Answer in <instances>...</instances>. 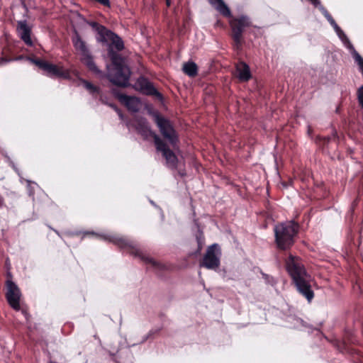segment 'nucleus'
<instances>
[{"label": "nucleus", "instance_id": "9b49d317", "mask_svg": "<svg viewBox=\"0 0 363 363\" xmlns=\"http://www.w3.org/2000/svg\"><path fill=\"white\" fill-rule=\"evenodd\" d=\"M35 63L50 76L63 78H66L68 76V72L61 67L43 61H36Z\"/></svg>", "mask_w": 363, "mask_h": 363}, {"label": "nucleus", "instance_id": "6ab92c4d", "mask_svg": "<svg viewBox=\"0 0 363 363\" xmlns=\"http://www.w3.org/2000/svg\"><path fill=\"white\" fill-rule=\"evenodd\" d=\"M319 9L322 11L323 14L327 18V20L330 22L331 26L334 28L335 30H339L340 27L335 23V20L332 18V16L329 14L327 10L323 7L320 4L318 6Z\"/></svg>", "mask_w": 363, "mask_h": 363}, {"label": "nucleus", "instance_id": "4be33fe9", "mask_svg": "<svg viewBox=\"0 0 363 363\" xmlns=\"http://www.w3.org/2000/svg\"><path fill=\"white\" fill-rule=\"evenodd\" d=\"M83 84L84 87L90 92V93H94L98 91V89L96 86L91 84L90 82L87 81H83Z\"/></svg>", "mask_w": 363, "mask_h": 363}, {"label": "nucleus", "instance_id": "a211bd4d", "mask_svg": "<svg viewBox=\"0 0 363 363\" xmlns=\"http://www.w3.org/2000/svg\"><path fill=\"white\" fill-rule=\"evenodd\" d=\"M138 83L141 85V90L147 94H153L156 92L152 85L146 81L145 79H141L138 81Z\"/></svg>", "mask_w": 363, "mask_h": 363}, {"label": "nucleus", "instance_id": "20e7f679", "mask_svg": "<svg viewBox=\"0 0 363 363\" xmlns=\"http://www.w3.org/2000/svg\"><path fill=\"white\" fill-rule=\"evenodd\" d=\"M73 44L76 50L79 52L81 55V61L85 64L91 71L96 74H100L101 72L96 66L84 41L82 40L79 35L77 34L73 38Z\"/></svg>", "mask_w": 363, "mask_h": 363}, {"label": "nucleus", "instance_id": "a878e982", "mask_svg": "<svg viewBox=\"0 0 363 363\" xmlns=\"http://www.w3.org/2000/svg\"><path fill=\"white\" fill-rule=\"evenodd\" d=\"M116 111L118 112V115H119L120 118H123V115H122V113H121V111H118L117 108H116Z\"/></svg>", "mask_w": 363, "mask_h": 363}, {"label": "nucleus", "instance_id": "7ed1b4c3", "mask_svg": "<svg viewBox=\"0 0 363 363\" xmlns=\"http://www.w3.org/2000/svg\"><path fill=\"white\" fill-rule=\"evenodd\" d=\"M113 65L108 67V77L116 85L126 86L128 84L130 72L125 65L123 60L118 55L111 56Z\"/></svg>", "mask_w": 363, "mask_h": 363}, {"label": "nucleus", "instance_id": "f8f14e48", "mask_svg": "<svg viewBox=\"0 0 363 363\" xmlns=\"http://www.w3.org/2000/svg\"><path fill=\"white\" fill-rule=\"evenodd\" d=\"M99 34L104 41H111L112 46L117 50H123V43L122 40L113 33L101 26L99 28Z\"/></svg>", "mask_w": 363, "mask_h": 363}, {"label": "nucleus", "instance_id": "9d476101", "mask_svg": "<svg viewBox=\"0 0 363 363\" xmlns=\"http://www.w3.org/2000/svg\"><path fill=\"white\" fill-rule=\"evenodd\" d=\"M128 126L129 128H135L137 133L145 139L151 136L154 138V136L156 135L151 131L146 120L143 118H137L134 119L128 123Z\"/></svg>", "mask_w": 363, "mask_h": 363}, {"label": "nucleus", "instance_id": "4468645a", "mask_svg": "<svg viewBox=\"0 0 363 363\" xmlns=\"http://www.w3.org/2000/svg\"><path fill=\"white\" fill-rule=\"evenodd\" d=\"M17 31L21 38L28 45H32L30 39V28L26 21L18 22Z\"/></svg>", "mask_w": 363, "mask_h": 363}, {"label": "nucleus", "instance_id": "423d86ee", "mask_svg": "<svg viewBox=\"0 0 363 363\" xmlns=\"http://www.w3.org/2000/svg\"><path fill=\"white\" fill-rule=\"evenodd\" d=\"M154 140L157 150L162 153L163 157L166 160L167 165L170 168H176L178 164V159L176 155L167 147V145L158 135L154 136Z\"/></svg>", "mask_w": 363, "mask_h": 363}, {"label": "nucleus", "instance_id": "bb28decb", "mask_svg": "<svg viewBox=\"0 0 363 363\" xmlns=\"http://www.w3.org/2000/svg\"><path fill=\"white\" fill-rule=\"evenodd\" d=\"M166 1H167V5L169 6L170 5V0H166Z\"/></svg>", "mask_w": 363, "mask_h": 363}, {"label": "nucleus", "instance_id": "dca6fc26", "mask_svg": "<svg viewBox=\"0 0 363 363\" xmlns=\"http://www.w3.org/2000/svg\"><path fill=\"white\" fill-rule=\"evenodd\" d=\"M237 76L240 80L246 82L251 77L249 67L244 62H240L236 67Z\"/></svg>", "mask_w": 363, "mask_h": 363}, {"label": "nucleus", "instance_id": "6e6552de", "mask_svg": "<svg viewBox=\"0 0 363 363\" xmlns=\"http://www.w3.org/2000/svg\"><path fill=\"white\" fill-rule=\"evenodd\" d=\"M156 123L162 135L174 146L177 141V136L170 123L164 118L157 116L156 117Z\"/></svg>", "mask_w": 363, "mask_h": 363}, {"label": "nucleus", "instance_id": "b1692460", "mask_svg": "<svg viewBox=\"0 0 363 363\" xmlns=\"http://www.w3.org/2000/svg\"><path fill=\"white\" fill-rule=\"evenodd\" d=\"M91 26L94 27V28H96L97 30H98V32L99 33V28L101 27L102 26H99L98 24L96 23H91Z\"/></svg>", "mask_w": 363, "mask_h": 363}, {"label": "nucleus", "instance_id": "f3484780", "mask_svg": "<svg viewBox=\"0 0 363 363\" xmlns=\"http://www.w3.org/2000/svg\"><path fill=\"white\" fill-rule=\"evenodd\" d=\"M182 69L189 77H194L197 74V66L193 62H188L184 64Z\"/></svg>", "mask_w": 363, "mask_h": 363}, {"label": "nucleus", "instance_id": "0eeeda50", "mask_svg": "<svg viewBox=\"0 0 363 363\" xmlns=\"http://www.w3.org/2000/svg\"><path fill=\"white\" fill-rule=\"evenodd\" d=\"M251 23L246 16H241L239 18H233L230 21V26L233 31V38L238 45L241 42L242 33L244 29L250 26Z\"/></svg>", "mask_w": 363, "mask_h": 363}, {"label": "nucleus", "instance_id": "412c9836", "mask_svg": "<svg viewBox=\"0 0 363 363\" xmlns=\"http://www.w3.org/2000/svg\"><path fill=\"white\" fill-rule=\"evenodd\" d=\"M349 50L351 52L355 61L357 62L358 65L359 66L360 70L363 74V58L355 50L354 47H353V49H349Z\"/></svg>", "mask_w": 363, "mask_h": 363}, {"label": "nucleus", "instance_id": "f257e3e1", "mask_svg": "<svg viewBox=\"0 0 363 363\" xmlns=\"http://www.w3.org/2000/svg\"><path fill=\"white\" fill-rule=\"evenodd\" d=\"M286 269L291 276L298 291L310 302L314 296L311 289V277L296 257L290 255L286 262Z\"/></svg>", "mask_w": 363, "mask_h": 363}, {"label": "nucleus", "instance_id": "2eb2a0df", "mask_svg": "<svg viewBox=\"0 0 363 363\" xmlns=\"http://www.w3.org/2000/svg\"><path fill=\"white\" fill-rule=\"evenodd\" d=\"M210 4L215 8L221 15L230 17L231 12L228 6L223 0H208Z\"/></svg>", "mask_w": 363, "mask_h": 363}, {"label": "nucleus", "instance_id": "f03ea898", "mask_svg": "<svg viewBox=\"0 0 363 363\" xmlns=\"http://www.w3.org/2000/svg\"><path fill=\"white\" fill-rule=\"evenodd\" d=\"M298 225L293 221L279 223L274 227L275 240L279 249L287 250L294 243Z\"/></svg>", "mask_w": 363, "mask_h": 363}, {"label": "nucleus", "instance_id": "39448f33", "mask_svg": "<svg viewBox=\"0 0 363 363\" xmlns=\"http://www.w3.org/2000/svg\"><path fill=\"white\" fill-rule=\"evenodd\" d=\"M219 250L218 245L213 244L209 246L203 258L200 267H206L208 269H216L220 265Z\"/></svg>", "mask_w": 363, "mask_h": 363}, {"label": "nucleus", "instance_id": "aec40b11", "mask_svg": "<svg viewBox=\"0 0 363 363\" xmlns=\"http://www.w3.org/2000/svg\"><path fill=\"white\" fill-rule=\"evenodd\" d=\"M336 33L339 38L341 39L345 47L349 49H353V45L347 37V35L345 34V33L341 30L340 28L339 30H336Z\"/></svg>", "mask_w": 363, "mask_h": 363}, {"label": "nucleus", "instance_id": "393cba45", "mask_svg": "<svg viewBox=\"0 0 363 363\" xmlns=\"http://www.w3.org/2000/svg\"><path fill=\"white\" fill-rule=\"evenodd\" d=\"M147 260L148 262H150V263H152L153 265H155V262L154 260H152V259H150V258L149 259V258H148V259H147Z\"/></svg>", "mask_w": 363, "mask_h": 363}, {"label": "nucleus", "instance_id": "1a4fd4ad", "mask_svg": "<svg viewBox=\"0 0 363 363\" xmlns=\"http://www.w3.org/2000/svg\"><path fill=\"white\" fill-rule=\"evenodd\" d=\"M21 293L17 286L11 281H7L6 298L9 305L16 311L20 310Z\"/></svg>", "mask_w": 363, "mask_h": 363}, {"label": "nucleus", "instance_id": "ddd939ff", "mask_svg": "<svg viewBox=\"0 0 363 363\" xmlns=\"http://www.w3.org/2000/svg\"><path fill=\"white\" fill-rule=\"evenodd\" d=\"M118 98L121 102L125 104L128 109L130 111L136 112L142 106L141 102L136 97L128 96L122 94L120 95Z\"/></svg>", "mask_w": 363, "mask_h": 363}, {"label": "nucleus", "instance_id": "5701e85b", "mask_svg": "<svg viewBox=\"0 0 363 363\" xmlns=\"http://www.w3.org/2000/svg\"><path fill=\"white\" fill-rule=\"evenodd\" d=\"M124 242H125V241H124L123 239H121V238H120V239H117V240L115 241V242H116V244H118V245H121V246H122V245H123Z\"/></svg>", "mask_w": 363, "mask_h": 363}]
</instances>
